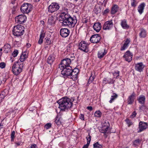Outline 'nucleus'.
I'll list each match as a JSON object with an SVG mask.
<instances>
[{
	"label": "nucleus",
	"mask_w": 148,
	"mask_h": 148,
	"mask_svg": "<svg viewBox=\"0 0 148 148\" xmlns=\"http://www.w3.org/2000/svg\"><path fill=\"white\" fill-rule=\"evenodd\" d=\"M131 5L134 7H135L137 5V3L136 1H132V2L131 3Z\"/></svg>",
	"instance_id": "53"
},
{
	"label": "nucleus",
	"mask_w": 148,
	"mask_h": 148,
	"mask_svg": "<svg viewBox=\"0 0 148 148\" xmlns=\"http://www.w3.org/2000/svg\"><path fill=\"white\" fill-rule=\"evenodd\" d=\"M36 145L35 144H32L31 145L30 148H36Z\"/></svg>",
	"instance_id": "59"
},
{
	"label": "nucleus",
	"mask_w": 148,
	"mask_h": 148,
	"mask_svg": "<svg viewBox=\"0 0 148 148\" xmlns=\"http://www.w3.org/2000/svg\"><path fill=\"white\" fill-rule=\"evenodd\" d=\"M51 123H47L45 125V127L46 129H48L51 127Z\"/></svg>",
	"instance_id": "48"
},
{
	"label": "nucleus",
	"mask_w": 148,
	"mask_h": 148,
	"mask_svg": "<svg viewBox=\"0 0 148 148\" xmlns=\"http://www.w3.org/2000/svg\"><path fill=\"white\" fill-rule=\"evenodd\" d=\"M139 130L138 132H140L145 130L147 128V124L146 123L140 121L139 123Z\"/></svg>",
	"instance_id": "16"
},
{
	"label": "nucleus",
	"mask_w": 148,
	"mask_h": 148,
	"mask_svg": "<svg viewBox=\"0 0 148 148\" xmlns=\"http://www.w3.org/2000/svg\"><path fill=\"white\" fill-rule=\"evenodd\" d=\"M16 0H12L11 3L12 4H14V1Z\"/></svg>",
	"instance_id": "63"
},
{
	"label": "nucleus",
	"mask_w": 148,
	"mask_h": 148,
	"mask_svg": "<svg viewBox=\"0 0 148 148\" xmlns=\"http://www.w3.org/2000/svg\"><path fill=\"white\" fill-rule=\"evenodd\" d=\"M2 126H3V125H1V124H0V129L2 128Z\"/></svg>",
	"instance_id": "64"
},
{
	"label": "nucleus",
	"mask_w": 148,
	"mask_h": 148,
	"mask_svg": "<svg viewBox=\"0 0 148 148\" xmlns=\"http://www.w3.org/2000/svg\"><path fill=\"white\" fill-rule=\"evenodd\" d=\"M59 104V108L61 110H64L71 108L72 105L71 99L67 97H64L58 101Z\"/></svg>",
	"instance_id": "2"
},
{
	"label": "nucleus",
	"mask_w": 148,
	"mask_h": 148,
	"mask_svg": "<svg viewBox=\"0 0 148 148\" xmlns=\"http://www.w3.org/2000/svg\"><path fill=\"white\" fill-rule=\"evenodd\" d=\"M6 66V64L4 62H1L0 63V67L1 69L4 68Z\"/></svg>",
	"instance_id": "49"
},
{
	"label": "nucleus",
	"mask_w": 148,
	"mask_h": 148,
	"mask_svg": "<svg viewBox=\"0 0 148 148\" xmlns=\"http://www.w3.org/2000/svg\"><path fill=\"white\" fill-rule=\"evenodd\" d=\"M139 36L141 38H145L146 36V32L145 30L142 29L139 33Z\"/></svg>",
	"instance_id": "32"
},
{
	"label": "nucleus",
	"mask_w": 148,
	"mask_h": 148,
	"mask_svg": "<svg viewBox=\"0 0 148 148\" xmlns=\"http://www.w3.org/2000/svg\"><path fill=\"white\" fill-rule=\"evenodd\" d=\"M140 141L139 139L135 140L133 142V145L135 146L138 145L140 144Z\"/></svg>",
	"instance_id": "41"
},
{
	"label": "nucleus",
	"mask_w": 148,
	"mask_h": 148,
	"mask_svg": "<svg viewBox=\"0 0 148 148\" xmlns=\"http://www.w3.org/2000/svg\"><path fill=\"white\" fill-rule=\"evenodd\" d=\"M147 108L145 106L142 105L140 106L139 107L140 110L143 111L144 110H145Z\"/></svg>",
	"instance_id": "50"
},
{
	"label": "nucleus",
	"mask_w": 148,
	"mask_h": 148,
	"mask_svg": "<svg viewBox=\"0 0 148 148\" xmlns=\"http://www.w3.org/2000/svg\"><path fill=\"white\" fill-rule=\"evenodd\" d=\"M18 53V50H15L12 53V55L14 57H15L17 56Z\"/></svg>",
	"instance_id": "46"
},
{
	"label": "nucleus",
	"mask_w": 148,
	"mask_h": 148,
	"mask_svg": "<svg viewBox=\"0 0 148 148\" xmlns=\"http://www.w3.org/2000/svg\"><path fill=\"white\" fill-rule=\"evenodd\" d=\"M119 7L118 6L116 5H114L112 6L111 13V14H114L116 13L118 10Z\"/></svg>",
	"instance_id": "26"
},
{
	"label": "nucleus",
	"mask_w": 148,
	"mask_h": 148,
	"mask_svg": "<svg viewBox=\"0 0 148 148\" xmlns=\"http://www.w3.org/2000/svg\"><path fill=\"white\" fill-rule=\"evenodd\" d=\"M121 25L122 27L124 29H127L129 27V26L127 24L126 20L125 19L121 21Z\"/></svg>",
	"instance_id": "25"
},
{
	"label": "nucleus",
	"mask_w": 148,
	"mask_h": 148,
	"mask_svg": "<svg viewBox=\"0 0 148 148\" xmlns=\"http://www.w3.org/2000/svg\"><path fill=\"white\" fill-rule=\"evenodd\" d=\"M22 27L23 26H21V25H19V30H21V29H22Z\"/></svg>",
	"instance_id": "61"
},
{
	"label": "nucleus",
	"mask_w": 148,
	"mask_h": 148,
	"mask_svg": "<svg viewBox=\"0 0 148 148\" xmlns=\"http://www.w3.org/2000/svg\"><path fill=\"white\" fill-rule=\"evenodd\" d=\"M45 37V34L41 32L40 36L39 39L38 40V43L39 44H41L43 42V39Z\"/></svg>",
	"instance_id": "31"
},
{
	"label": "nucleus",
	"mask_w": 148,
	"mask_h": 148,
	"mask_svg": "<svg viewBox=\"0 0 148 148\" xmlns=\"http://www.w3.org/2000/svg\"><path fill=\"white\" fill-rule=\"evenodd\" d=\"M86 139L87 140V143L86 145H84L82 148H88V147L89 145L91 140V136L89 134H88V136L86 137Z\"/></svg>",
	"instance_id": "29"
},
{
	"label": "nucleus",
	"mask_w": 148,
	"mask_h": 148,
	"mask_svg": "<svg viewBox=\"0 0 148 148\" xmlns=\"http://www.w3.org/2000/svg\"><path fill=\"white\" fill-rule=\"evenodd\" d=\"M109 128V127L108 126H104L102 128L100 132L102 133L105 134L107 133Z\"/></svg>",
	"instance_id": "34"
},
{
	"label": "nucleus",
	"mask_w": 148,
	"mask_h": 148,
	"mask_svg": "<svg viewBox=\"0 0 148 148\" xmlns=\"http://www.w3.org/2000/svg\"><path fill=\"white\" fill-rule=\"evenodd\" d=\"M107 51L105 49H103L99 51L98 53V57L100 59L103 58L106 54Z\"/></svg>",
	"instance_id": "21"
},
{
	"label": "nucleus",
	"mask_w": 148,
	"mask_h": 148,
	"mask_svg": "<svg viewBox=\"0 0 148 148\" xmlns=\"http://www.w3.org/2000/svg\"><path fill=\"white\" fill-rule=\"evenodd\" d=\"M126 123L127 124L129 127H130L133 124L132 122L128 119H127L125 120Z\"/></svg>",
	"instance_id": "42"
},
{
	"label": "nucleus",
	"mask_w": 148,
	"mask_h": 148,
	"mask_svg": "<svg viewBox=\"0 0 148 148\" xmlns=\"http://www.w3.org/2000/svg\"><path fill=\"white\" fill-rule=\"evenodd\" d=\"M139 103L141 104H143L145 101V97L143 95L140 96L138 99Z\"/></svg>",
	"instance_id": "30"
},
{
	"label": "nucleus",
	"mask_w": 148,
	"mask_h": 148,
	"mask_svg": "<svg viewBox=\"0 0 148 148\" xmlns=\"http://www.w3.org/2000/svg\"><path fill=\"white\" fill-rule=\"evenodd\" d=\"M60 8L58 3L56 2L52 3L49 6L48 11L49 12L52 13L58 10Z\"/></svg>",
	"instance_id": "4"
},
{
	"label": "nucleus",
	"mask_w": 148,
	"mask_h": 148,
	"mask_svg": "<svg viewBox=\"0 0 148 148\" xmlns=\"http://www.w3.org/2000/svg\"><path fill=\"white\" fill-rule=\"evenodd\" d=\"M15 134V132L13 131L12 132L11 134V141L12 142L14 140V135Z\"/></svg>",
	"instance_id": "44"
},
{
	"label": "nucleus",
	"mask_w": 148,
	"mask_h": 148,
	"mask_svg": "<svg viewBox=\"0 0 148 148\" xmlns=\"http://www.w3.org/2000/svg\"><path fill=\"white\" fill-rule=\"evenodd\" d=\"M71 62V60L70 58H66L63 60L60 64L59 65V68L60 69L68 67L70 66V64Z\"/></svg>",
	"instance_id": "6"
},
{
	"label": "nucleus",
	"mask_w": 148,
	"mask_h": 148,
	"mask_svg": "<svg viewBox=\"0 0 148 148\" xmlns=\"http://www.w3.org/2000/svg\"><path fill=\"white\" fill-rule=\"evenodd\" d=\"M97 1L99 4L101 5H104V6H105L107 1V0H98Z\"/></svg>",
	"instance_id": "38"
},
{
	"label": "nucleus",
	"mask_w": 148,
	"mask_h": 148,
	"mask_svg": "<svg viewBox=\"0 0 148 148\" xmlns=\"http://www.w3.org/2000/svg\"><path fill=\"white\" fill-rule=\"evenodd\" d=\"M46 42L47 43V44L50 45L51 44V41L50 38H46Z\"/></svg>",
	"instance_id": "52"
},
{
	"label": "nucleus",
	"mask_w": 148,
	"mask_h": 148,
	"mask_svg": "<svg viewBox=\"0 0 148 148\" xmlns=\"http://www.w3.org/2000/svg\"><path fill=\"white\" fill-rule=\"evenodd\" d=\"M130 42V40L128 39H127L125 41V42L123 46L121 47V51L125 50L128 46Z\"/></svg>",
	"instance_id": "23"
},
{
	"label": "nucleus",
	"mask_w": 148,
	"mask_h": 148,
	"mask_svg": "<svg viewBox=\"0 0 148 148\" xmlns=\"http://www.w3.org/2000/svg\"><path fill=\"white\" fill-rule=\"evenodd\" d=\"M12 68L13 74L16 75H18V60L14 63Z\"/></svg>",
	"instance_id": "12"
},
{
	"label": "nucleus",
	"mask_w": 148,
	"mask_h": 148,
	"mask_svg": "<svg viewBox=\"0 0 148 148\" xmlns=\"http://www.w3.org/2000/svg\"><path fill=\"white\" fill-rule=\"evenodd\" d=\"M70 33V30L66 28H62L60 29V34L63 37H67L69 35Z\"/></svg>",
	"instance_id": "14"
},
{
	"label": "nucleus",
	"mask_w": 148,
	"mask_h": 148,
	"mask_svg": "<svg viewBox=\"0 0 148 148\" xmlns=\"http://www.w3.org/2000/svg\"><path fill=\"white\" fill-rule=\"evenodd\" d=\"M62 70L61 71V73L64 76H69L70 75L71 72L72 70V68L71 66H68V67H66L60 69Z\"/></svg>",
	"instance_id": "8"
},
{
	"label": "nucleus",
	"mask_w": 148,
	"mask_h": 148,
	"mask_svg": "<svg viewBox=\"0 0 148 148\" xmlns=\"http://www.w3.org/2000/svg\"><path fill=\"white\" fill-rule=\"evenodd\" d=\"M11 46L9 44H6L4 45V51L7 53L8 52L10 51Z\"/></svg>",
	"instance_id": "33"
},
{
	"label": "nucleus",
	"mask_w": 148,
	"mask_h": 148,
	"mask_svg": "<svg viewBox=\"0 0 148 148\" xmlns=\"http://www.w3.org/2000/svg\"><path fill=\"white\" fill-rule=\"evenodd\" d=\"M87 108L90 111L92 110V106H88L87 107Z\"/></svg>",
	"instance_id": "58"
},
{
	"label": "nucleus",
	"mask_w": 148,
	"mask_h": 148,
	"mask_svg": "<svg viewBox=\"0 0 148 148\" xmlns=\"http://www.w3.org/2000/svg\"><path fill=\"white\" fill-rule=\"evenodd\" d=\"M55 18L52 16L49 17L48 20V24L50 25H52L55 24Z\"/></svg>",
	"instance_id": "28"
},
{
	"label": "nucleus",
	"mask_w": 148,
	"mask_h": 148,
	"mask_svg": "<svg viewBox=\"0 0 148 148\" xmlns=\"http://www.w3.org/2000/svg\"><path fill=\"white\" fill-rule=\"evenodd\" d=\"M79 70L77 69H74L73 70H71L70 75H69L73 81L77 80V74L79 73Z\"/></svg>",
	"instance_id": "9"
},
{
	"label": "nucleus",
	"mask_w": 148,
	"mask_h": 148,
	"mask_svg": "<svg viewBox=\"0 0 148 148\" xmlns=\"http://www.w3.org/2000/svg\"><path fill=\"white\" fill-rule=\"evenodd\" d=\"M101 27V23L99 22L95 23L93 26L94 29L97 32H99L100 30Z\"/></svg>",
	"instance_id": "18"
},
{
	"label": "nucleus",
	"mask_w": 148,
	"mask_h": 148,
	"mask_svg": "<svg viewBox=\"0 0 148 148\" xmlns=\"http://www.w3.org/2000/svg\"><path fill=\"white\" fill-rule=\"evenodd\" d=\"M6 94L4 91L1 92L0 94V103L4 99Z\"/></svg>",
	"instance_id": "37"
},
{
	"label": "nucleus",
	"mask_w": 148,
	"mask_h": 148,
	"mask_svg": "<svg viewBox=\"0 0 148 148\" xmlns=\"http://www.w3.org/2000/svg\"><path fill=\"white\" fill-rule=\"evenodd\" d=\"M55 60L54 55L53 54L50 55L47 59V62L49 64H51Z\"/></svg>",
	"instance_id": "20"
},
{
	"label": "nucleus",
	"mask_w": 148,
	"mask_h": 148,
	"mask_svg": "<svg viewBox=\"0 0 148 148\" xmlns=\"http://www.w3.org/2000/svg\"><path fill=\"white\" fill-rule=\"evenodd\" d=\"M95 12V13L96 14H98V13H99L100 12H101V10L100 8H95L94 10Z\"/></svg>",
	"instance_id": "43"
},
{
	"label": "nucleus",
	"mask_w": 148,
	"mask_h": 148,
	"mask_svg": "<svg viewBox=\"0 0 148 148\" xmlns=\"http://www.w3.org/2000/svg\"><path fill=\"white\" fill-rule=\"evenodd\" d=\"M113 23L112 20L106 22L103 26V29L104 30H110L113 27Z\"/></svg>",
	"instance_id": "11"
},
{
	"label": "nucleus",
	"mask_w": 148,
	"mask_h": 148,
	"mask_svg": "<svg viewBox=\"0 0 148 148\" xmlns=\"http://www.w3.org/2000/svg\"><path fill=\"white\" fill-rule=\"evenodd\" d=\"M136 94L133 92L129 96L127 99V103L128 104L131 105L133 103L136 97Z\"/></svg>",
	"instance_id": "15"
},
{
	"label": "nucleus",
	"mask_w": 148,
	"mask_h": 148,
	"mask_svg": "<svg viewBox=\"0 0 148 148\" xmlns=\"http://www.w3.org/2000/svg\"><path fill=\"white\" fill-rule=\"evenodd\" d=\"M133 55L129 51H127L123 56L125 60L128 62H130L132 60Z\"/></svg>",
	"instance_id": "13"
},
{
	"label": "nucleus",
	"mask_w": 148,
	"mask_h": 148,
	"mask_svg": "<svg viewBox=\"0 0 148 148\" xmlns=\"http://www.w3.org/2000/svg\"><path fill=\"white\" fill-rule=\"evenodd\" d=\"M136 111H134L133 112L132 114L130 116V117L131 118H133L136 116Z\"/></svg>",
	"instance_id": "51"
},
{
	"label": "nucleus",
	"mask_w": 148,
	"mask_h": 148,
	"mask_svg": "<svg viewBox=\"0 0 148 148\" xmlns=\"http://www.w3.org/2000/svg\"><path fill=\"white\" fill-rule=\"evenodd\" d=\"M119 71H117L116 72H115L113 73V75L114 77L117 78L119 76Z\"/></svg>",
	"instance_id": "47"
},
{
	"label": "nucleus",
	"mask_w": 148,
	"mask_h": 148,
	"mask_svg": "<svg viewBox=\"0 0 148 148\" xmlns=\"http://www.w3.org/2000/svg\"><path fill=\"white\" fill-rule=\"evenodd\" d=\"M32 9V5L28 3L23 4L21 6L20 10L23 13L27 14L29 13Z\"/></svg>",
	"instance_id": "3"
},
{
	"label": "nucleus",
	"mask_w": 148,
	"mask_h": 148,
	"mask_svg": "<svg viewBox=\"0 0 148 148\" xmlns=\"http://www.w3.org/2000/svg\"><path fill=\"white\" fill-rule=\"evenodd\" d=\"M15 21L16 23H18V15L15 18Z\"/></svg>",
	"instance_id": "56"
},
{
	"label": "nucleus",
	"mask_w": 148,
	"mask_h": 148,
	"mask_svg": "<svg viewBox=\"0 0 148 148\" xmlns=\"http://www.w3.org/2000/svg\"><path fill=\"white\" fill-rule=\"evenodd\" d=\"M71 47V45L69 44L68 46L67 47V51H70L71 50L70 49Z\"/></svg>",
	"instance_id": "54"
},
{
	"label": "nucleus",
	"mask_w": 148,
	"mask_h": 148,
	"mask_svg": "<svg viewBox=\"0 0 148 148\" xmlns=\"http://www.w3.org/2000/svg\"><path fill=\"white\" fill-rule=\"evenodd\" d=\"M24 30H23L21 32L19 31V33H20V34H19V36L21 35H22L24 33Z\"/></svg>",
	"instance_id": "57"
},
{
	"label": "nucleus",
	"mask_w": 148,
	"mask_h": 148,
	"mask_svg": "<svg viewBox=\"0 0 148 148\" xmlns=\"http://www.w3.org/2000/svg\"><path fill=\"white\" fill-rule=\"evenodd\" d=\"M109 10L108 9H106L104 11L103 13L104 14H106L109 12Z\"/></svg>",
	"instance_id": "60"
},
{
	"label": "nucleus",
	"mask_w": 148,
	"mask_h": 148,
	"mask_svg": "<svg viewBox=\"0 0 148 148\" xmlns=\"http://www.w3.org/2000/svg\"><path fill=\"white\" fill-rule=\"evenodd\" d=\"M26 57V52H25L22 53L20 56V60L21 62L19 65V73L22 71L23 67V63L22 62L25 60Z\"/></svg>",
	"instance_id": "7"
},
{
	"label": "nucleus",
	"mask_w": 148,
	"mask_h": 148,
	"mask_svg": "<svg viewBox=\"0 0 148 148\" xmlns=\"http://www.w3.org/2000/svg\"><path fill=\"white\" fill-rule=\"evenodd\" d=\"M145 67L142 62H140L136 64L135 66V69L136 70L139 72L142 71Z\"/></svg>",
	"instance_id": "17"
},
{
	"label": "nucleus",
	"mask_w": 148,
	"mask_h": 148,
	"mask_svg": "<svg viewBox=\"0 0 148 148\" xmlns=\"http://www.w3.org/2000/svg\"><path fill=\"white\" fill-rule=\"evenodd\" d=\"M61 14L59 15V18L66 15L67 14H69L68 13V9L65 8H62V10H61Z\"/></svg>",
	"instance_id": "19"
},
{
	"label": "nucleus",
	"mask_w": 148,
	"mask_h": 148,
	"mask_svg": "<svg viewBox=\"0 0 148 148\" xmlns=\"http://www.w3.org/2000/svg\"><path fill=\"white\" fill-rule=\"evenodd\" d=\"M79 48L85 52H88L89 51L88 45L84 41H82L79 43Z\"/></svg>",
	"instance_id": "5"
},
{
	"label": "nucleus",
	"mask_w": 148,
	"mask_h": 148,
	"mask_svg": "<svg viewBox=\"0 0 148 148\" xmlns=\"http://www.w3.org/2000/svg\"><path fill=\"white\" fill-rule=\"evenodd\" d=\"M95 116L97 117H100L101 116L102 113L99 110L96 111L94 114Z\"/></svg>",
	"instance_id": "39"
},
{
	"label": "nucleus",
	"mask_w": 148,
	"mask_h": 148,
	"mask_svg": "<svg viewBox=\"0 0 148 148\" xmlns=\"http://www.w3.org/2000/svg\"><path fill=\"white\" fill-rule=\"evenodd\" d=\"M80 118L82 120H84V115L82 114H81L80 116Z\"/></svg>",
	"instance_id": "55"
},
{
	"label": "nucleus",
	"mask_w": 148,
	"mask_h": 148,
	"mask_svg": "<svg viewBox=\"0 0 148 148\" xmlns=\"http://www.w3.org/2000/svg\"><path fill=\"white\" fill-rule=\"evenodd\" d=\"M55 122L57 125H59L61 123V121L60 120V118L58 117H56Z\"/></svg>",
	"instance_id": "45"
},
{
	"label": "nucleus",
	"mask_w": 148,
	"mask_h": 148,
	"mask_svg": "<svg viewBox=\"0 0 148 148\" xmlns=\"http://www.w3.org/2000/svg\"><path fill=\"white\" fill-rule=\"evenodd\" d=\"M59 21L62 25L67 26L69 27H73L77 23L76 17L72 18L69 14L59 18Z\"/></svg>",
	"instance_id": "1"
},
{
	"label": "nucleus",
	"mask_w": 148,
	"mask_h": 148,
	"mask_svg": "<svg viewBox=\"0 0 148 148\" xmlns=\"http://www.w3.org/2000/svg\"><path fill=\"white\" fill-rule=\"evenodd\" d=\"M18 24L16 25V26H15L14 27V29L12 31V32L13 35L14 36H18Z\"/></svg>",
	"instance_id": "24"
},
{
	"label": "nucleus",
	"mask_w": 148,
	"mask_h": 148,
	"mask_svg": "<svg viewBox=\"0 0 148 148\" xmlns=\"http://www.w3.org/2000/svg\"><path fill=\"white\" fill-rule=\"evenodd\" d=\"M101 39L100 35L98 34H96L92 35L90 40L92 43H97L100 41Z\"/></svg>",
	"instance_id": "10"
},
{
	"label": "nucleus",
	"mask_w": 148,
	"mask_h": 148,
	"mask_svg": "<svg viewBox=\"0 0 148 148\" xmlns=\"http://www.w3.org/2000/svg\"><path fill=\"white\" fill-rule=\"evenodd\" d=\"M118 95L116 93H113V95L111 96V99L109 101V102L110 103H112L115 99H116L118 97Z\"/></svg>",
	"instance_id": "36"
},
{
	"label": "nucleus",
	"mask_w": 148,
	"mask_h": 148,
	"mask_svg": "<svg viewBox=\"0 0 148 148\" xmlns=\"http://www.w3.org/2000/svg\"><path fill=\"white\" fill-rule=\"evenodd\" d=\"M145 6V4L142 3L140 4L138 7V11L140 14H141L143 12Z\"/></svg>",
	"instance_id": "22"
},
{
	"label": "nucleus",
	"mask_w": 148,
	"mask_h": 148,
	"mask_svg": "<svg viewBox=\"0 0 148 148\" xmlns=\"http://www.w3.org/2000/svg\"><path fill=\"white\" fill-rule=\"evenodd\" d=\"M93 148H102V145L99 144L98 142H97L96 143H94L93 144Z\"/></svg>",
	"instance_id": "40"
},
{
	"label": "nucleus",
	"mask_w": 148,
	"mask_h": 148,
	"mask_svg": "<svg viewBox=\"0 0 148 148\" xmlns=\"http://www.w3.org/2000/svg\"><path fill=\"white\" fill-rule=\"evenodd\" d=\"M27 46L28 47H30V46H31V45L29 43H27Z\"/></svg>",
	"instance_id": "62"
},
{
	"label": "nucleus",
	"mask_w": 148,
	"mask_h": 148,
	"mask_svg": "<svg viewBox=\"0 0 148 148\" xmlns=\"http://www.w3.org/2000/svg\"><path fill=\"white\" fill-rule=\"evenodd\" d=\"M95 72L93 71L91 73V75L88 81V83H91L95 78Z\"/></svg>",
	"instance_id": "35"
},
{
	"label": "nucleus",
	"mask_w": 148,
	"mask_h": 148,
	"mask_svg": "<svg viewBox=\"0 0 148 148\" xmlns=\"http://www.w3.org/2000/svg\"><path fill=\"white\" fill-rule=\"evenodd\" d=\"M26 19V16L24 14L19 15V23H24Z\"/></svg>",
	"instance_id": "27"
}]
</instances>
